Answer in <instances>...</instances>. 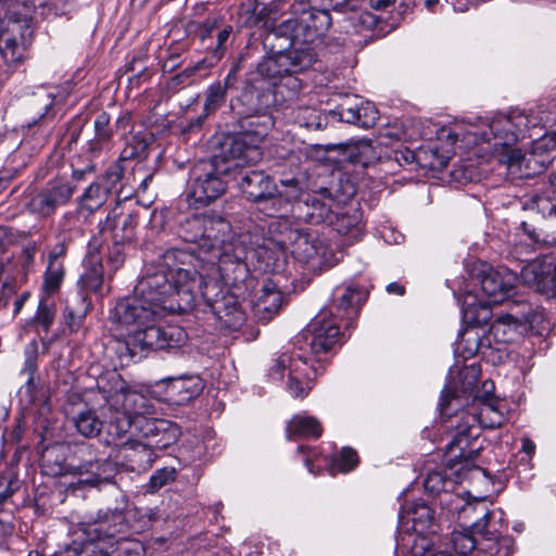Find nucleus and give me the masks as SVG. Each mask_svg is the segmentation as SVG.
Wrapping results in <instances>:
<instances>
[{
  "label": "nucleus",
  "instance_id": "obj_59",
  "mask_svg": "<svg viewBox=\"0 0 556 556\" xmlns=\"http://www.w3.org/2000/svg\"><path fill=\"white\" fill-rule=\"evenodd\" d=\"M123 177V169L119 164L115 163L112 166H110L104 176L102 185L104 189H108V192L110 193L116 186V184L122 179Z\"/></svg>",
  "mask_w": 556,
  "mask_h": 556
},
{
  "label": "nucleus",
  "instance_id": "obj_45",
  "mask_svg": "<svg viewBox=\"0 0 556 556\" xmlns=\"http://www.w3.org/2000/svg\"><path fill=\"white\" fill-rule=\"evenodd\" d=\"M73 422L76 430L86 438H96L103 428V421L91 409L78 413Z\"/></svg>",
  "mask_w": 556,
  "mask_h": 556
},
{
  "label": "nucleus",
  "instance_id": "obj_26",
  "mask_svg": "<svg viewBox=\"0 0 556 556\" xmlns=\"http://www.w3.org/2000/svg\"><path fill=\"white\" fill-rule=\"evenodd\" d=\"M137 225V215L132 213L119 215L111 213L101 224L103 233L111 231L116 262L121 261L122 247L134 240Z\"/></svg>",
  "mask_w": 556,
  "mask_h": 556
},
{
  "label": "nucleus",
  "instance_id": "obj_55",
  "mask_svg": "<svg viewBox=\"0 0 556 556\" xmlns=\"http://www.w3.org/2000/svg\"><path fill=\"white\" fill-rule=\"evenodd\" d=\"M54 315L53 305L48 303L46 299H41L36 314V321L42 327L45 331H48L52 326Z\"/></svg>",
  "mask_w": 556,
  "mask_h": 556
},
{
  "label": "nucleus",
  "instance_id": "obj_56",
  "mask_svg": "<svg viewBox=\"0 0 556 556\" xmlns=\"http://www.w3.org/2000/svg\"><path fill=\"white\" fill-rule=\"evenodd\" d=\"M277 91L287 88L290 91V98H293L303 88L302 80L295 74H285L276 85Z\"/></svg>",
  "mask_w": 556,
  "mask_h": 556
},
{
  "label": "nucleus",
  "instance_id": "obj_42",
  "mask_svg": "<svg viewBox=\"0 0 556 556\" xmlns=\"http://www.w3.org/2000/svg\"><path fill=\"white\" fill-rule=\"evenodd\" d=\"M22 4L45 18L65 14L71 7L70 0H23Z\"/></svg>",
  "mask_w": 556,
  "mask_h": 556
},
{
  "label": "nucleus",
  "instance_id": "obj_21",
  "mask_svg": "<svg viewBox=\"0 0 556 556\" xmlns=\"http://www.w3.org/2000/svg\"><path fill=\"white\" fill-rule=\"evenodd\" d=\"M337 205L334 199L327 189L320 192L307 193L304 200L295 204L294 216L309 224H321L332 219L333 207Z\"/></svg>",
  "mask_w": 556,
  "mask_h": 556
},
{
  "label": "nucleus",
  "instance_id": "obj_57",
  "mask_svg": "<svg viewBox=\"0 0 556 556\" xmlns=\"http://www.w3.org/2000/svg\"><path fill=\"white\" fill-rule=\"evenodd\" d=\"M412 556H450L445 552L433 553L432 544L426 539H415L412 546Z\"/></svg>",
  "mask_w": 556,
  "mask_h": 556
},
{
  "label": "nucleus",
  "instance_id": "obj_62",
  "mask_svg": "<svg viewBox=\"0 0 556 556\" xmlns=\"http://www.w3.org/2000/svg\"><path fill=\"white\" fill-rule=\"evenodd\" d=\"M110 116L108 113H100L94 121V129L99 140H108L111 136L109 130Z\"/></svg>",
  "mask_w": 556,
  "mask_h": 556
},
{
  "label": "nucleus",
  "instance_id": "obj_46",
  "mask_svg": "<svg viewBox=\"0 0 556 556\" xmlns=\"http://www.w3.org/2000/svg\"><path fill=\"white\" fill-rule=\"evenodd\" d=\"M64 277L65 268L63 263H55L53 261L48 263L43 274V292L48 295L56 293L63 283Z\"/></svg>",
  "mask_w": 556,
  "mask_h": 556
},
{
  "label": "nucleus",
  "instance_id": "obj_51",
  "mask_svg": "<svg viewBox=\"0 0 556 556\" xmlns=\"http://www.w3.org/2000/svg\"><path fill=\"white\" fill-rule=\"evenodd\" d=\"M227 93L225 87L222 86V81L212 84L206 90V97L204 102L205 114L208 115L219 109L226 101Z\"/></svg>",
  "mask_w": 556,
  "mask_h": 556
},
{
  "label": "nucleus",
  "instance_id": "obj_9",
  "mask_svg": "<svg viewBox=\"0 0 556 556\" xmlns=\"http://www.w3.org/2000/svg\"><path fill=\"white\" fill-rule=\"evenodd\" d=\"M186 340L187 333L181 327L167 325L165 329L130 331L126 338L111 340L108 349L116 354L121 365H127L140 352L178 348Z\"/></svg>",
  "mask_w": 556,
  "mask_h": 556
},
{
  "label": "nucleus",
  "instance_id": "obj_33",
  "mask_svg": "<svg viewBox=\"0 0 556 556\" xmlns=\"http://www.w3.org/2000/svg\"><path fill=\"white\" fill-rule=\"evenodd\" d=\"M527 330L526 323L511 315L498 316L491 325L489 336L497 343H513Z\"/></svg>",
  "mask_w": 556,
  "mask_h": 556
},
{
  "label": "nucleus",
  "instance_id": "obj_58",
  "mask_svg": "<svg viewBox=\"0 0 556 556\" xmlns=\"http://www.w3.org/2000/svg\"><path fill=\"white\" fill-rule=\"evenodd\" d=\"M372 143L370 140L362 139L355 142L354 150L356 153L353 155L357 162L367 164L372 156Z\"/></svg>",
  "mask_w": 556,
  "mask_h": 556
},
{
  "label": "nucleus",
  "instance_id": "obj_49",
  "mask_svg": "<svg viewBox=\"0 0 556 556\" xmlns=\"http://www.w3.org/2000/svg\"><path fill=\"white\" fill-rule=\"evenodd\" d=\"M442 508L446 510L447 515H459L460 513L469 514L471 510H476L471 504L464 501V498L457 493H451L450 490L445 491L440 498Z\"/></svg>",
  "mask_w": 556,
  "mask_h": 556
},
{
  "label": "nucleus",
  "instance_id": "obj_28",
  "mask_svg": "<svg viewBox=\"0 0 556 556\" xmlns=\"http://www.w3.org/2000/svg\"><path fill=\"white\" fill-rule=\"evenodd\" d=\"M138 434L147 439H155L153 443L157 446H166L175 442L178 437V428L169 420L147 416L137 419L131 425Z\"/></svg>",
  "mask_w": 556,
  "mask_h": 556
},
{
  "label": "nucleus",
  "instance_id": "obj_2",
  "mask_svg": "<svg viewBox=\"0 0 556 556\" xmlns=\"http://www.w3.org/2000/svg\"><path fill=\"white\" fill-rule=\"evenodd\" d=\"M177 235L184 241L198 247V254L176 248L199 257L200 262L195 266V281L198 277L202 279L208 274L205 270L206 264L218 273L225 285L237 286L249 277V268L244 263V249L237 245V236L225 218L197 214L188 216L179 222Z\"/></svg>",
  "mask_w": 556,
  "mask_h": 556
},
{
  "label": "nucleus",
  "instance_id": "obj_52",
  "mask_svg": "<svg viewBox=\"0 0 556 556\" xmlns=\"http://www.w3.org/2000/svg\"><path fill=\"white\" fill-rule=\"evenodd\" d=\"M176 469L173 467H164L154 471L150 477L148 483V491L150 493L157 492L163 486L173 482L176 479Z\"/></svg>",
  "mask_w": 556,
  "mask_h": 556
},
{
  "label": "nucleus",
  "instance_id": "obj_1",
  "mask_svg": "<svg viewBox=\"0 0 556 556\" xmlns=\"http://www.w3.org/2000/svg\"><path fill=\"white\" fill-rule=\"evenodd\" d=\"M199 257L192 253L169 249L159 255L155 271L142 277L135 294L119 300L112 320L131 331L165 329L156 326L163 312L186 313L194 307V275Z\"/></svg>",
  "mask_w": 556,
  "mask_h": 556
},
{
  "label": "nucleus",
  "instance_id": "obj_8",
  "mask_svg": "<svg viewBox=\"0 0 556 556\" xmlns=\"http://www.w3.org/2000/svg\"><path fill=\"white\" fill-rule=\"evenodd\" d=\"M265 225H254L237 236V245L244 249V263L249 253L264 256L275 251H288L300 229L292 227L286 214H276Z\"/></svg>",
  "mask_w": 556,
  "mask_h": 556
},
{
  "label": "nucleus",
  "instance_id": "obj_41",
  "mask_svg": "<svg viewBox=\"0 0 556 556\" xmlns=\"http://www.w3.org/2000/svg\"><path fill=\"white\" fill-rule=\"evenodd\" d=\"M256 73L269 80H273V85L277 84L285 74H289L287 68V61L282 55V52H278L268 56H265L256 66Z\"/></svg>",
  "mask_w": 556,
  "mask_h": 556
},
{
  "label": "nucleus",
  "instance_id": "obj_17",
  "mask_svg": "<svg viewBox=\"0 0 556 556\" xmlns=\"http://www.w3.org/2000/svg\"><path fill=\"white\" fill-rule=\"evenodd\" d=\"M288 251L298 262L308 265L312 269L330 267L336 263L325 238L313 232L299 230Z\"/></svg>",
  "mask_w": 556,
  "mask_h": 556
},
{
  "label": "nucleus",
  "instance_id": "obj_43",
  "mask_svg": "<svg viewBox=\"0 0 556 556\" xmlns=\"http://www.w3.org/2000/svg\"><path fill=\"white\" fill-rule=\"evenodd\" d=\"M293 121L308 130H321L327 126V116L315 108L299 106L293 110Z\"/></svg>",
  "mask_w": 556,
  "mask_h": 556
},
{
  "label": "nucleus",
  "instance_id": "obj_18",
  "mask_svg": "<svg viewBox=\"0 0 556 556\" xmlns=\"http://www.w3.org/2000/svg\"><path fill=\"white\" fill-rule=\"evenodd\" d=\"M75 187L68 181L58 180L47 185L46 188L30 195L26 203L27 210L39 217L53 215L59 206L70 202Z\"/></svg>",
  "mask_w": 556,
  "mask_h": 556
},
{
  "label": "nucleus",
  "instance_id": "obj_20",
  "mask_svg": "<svg viewBox=\"0 0 556 556\" xmlns=\"http://www.w3.org/2000/svg\"><path fill=\"white\" fill-rule=\"evenodd\" d=\"M239 187L245 198L262 204V210L269 211L273 195L278 186L264 170L251 169L241 175Z\"/></svg>",
  "mask_w": 556,
  "mask_h": 556
},
{
  "label": "nucleus",
  "instance_id": "obj_22",
  "mask_svg": "<svg viewBox=\"0 0 556 556\" xmlns=\"http://www.w3.org/2000/svg\"><path fill=\"white\" fill-rule=\"evenodd\" d=\"M480 289L485 301L491 304H501L513 293L517 276L509 270L489 268L480 275Z\"/></svg>",
  "mask_w": 556,
  "mask_h": 556
},
{
  "label": "nucleus",
  "instance_id": "obj_11",
  "mask_svg": "<svg viewBox=\"0 0 556 556\" xmlns=\"http://www.w3.org/2000/svg\"><path fill=\"white\" fill-rule=\"evenodd\" d=\"M230 172L231 165L220 157L198 162L190 172L189 195L195 203L211 204L226 192Z\"/></svg>",
  "mask_w": 556,
  "mask_h": 556
},
{
  "label": "nucleus",
  "instance_id": "obj_14",
  "mask_svg": "<svg viewBox=\"0 0 556 556\" xmlns=\"http://www.w3.org/2000/svg\"><path fill=\"white\" fill-rule=\"evenodd\" d=\"M445 140V146L440 147L439 142H430L418 150V164L431 170L443 169L454 153V146L457 141L466 144L478 143V132L473 130L463 131V127L456 124L453 128H442L439 132V141Z\"/></svg>",
  "mask_w": 556,
  "mask_h": 556
},
{
  "label": "nucleus",
  "instance_id": "obj_50",
  "mask_svg": "<svg viewBox=\"0 0 556 556\" xmlns=\"http://www.w3.org/2000/svg\"><path fill=\"white\" fill-rule=\"evenodd\" d=\"M425 490L431 494H441L454 486V481L448 479L443 471L428 472L424 481Z\"/></svg>",
  "mask_w": 556,
  "mask_h": 556
},
{
  "label": "nucleus",
  "instance_id": "obj_23",
  "mask_svg": "<svg viewBox=\"0 0 556 556\" xmlns=\"http://www.w3.org/2000/svg\"><path fill=\"white\" fill-rule=\"evenodd\" d=\"M485 394L476 399L477 405L470 409L462 410V415H472L481 428L494 429L503 426L507 420L505 402L489 395L488 382H484Z\"/></svg>",
  "mask_w": 556,
  "mask_h": 556
},
{
  "label": "nucleus",
  "instance_id": "obj_40",
  "mask_svg": "<svg viewBox=\"0 0 556 556\" xmlns=\"http://www.w3.org/2000/svg\"><path fill=\"white\" fill-rule=\"evenodd\" d=\"M361 223L362 213L353 206L343 207L341 212H337L332 219H330V225H332L337 232L341 235L352 233L353 237L358 235Z\"/></svg>",
  "mask_w": 556,
  "mask_h": 556
},
{
  "label": "nucleus",
  "instance_id": "obj_63",
  "mask_svg": "<svg viewBox=\"0 0 556 556\" xmlns=\"http://www.w3.org/2000/svg\"><path fill=\"white\" fill-rule=\"evenodd\" d=\"M231 33H232L231 26H226L218 31L217 45H216L215 49L213 50V54L217 60L223 58L224 51H225V43L228 40Z\"/></svg>",
  "mask_w": 556,
  "mask_h": 556
},
{
  "label": "nucleus",
  "instance_id": "obj_6",
  "mask_svg": "<svg viewBox=\"0 0 556 556\" xmlns=\"http://www.w3.org/2000/svg\"><path fill=\"white\" fill-rule=\"evenodd\" d=\"M124 517L119 513L99 511L96 517L90 516L88 520L79 523L76 533H81V543L71 551L78 556H110L119 542L116 538L124 528Z\"/></svg>",
  "mask_w": 556,
  "mask_h": 556
},
{
  "label": "nucleus",
  "instance_id": "obj_32",
  "mask_svg": "<svg viewBox=\"0 0 556 556\" xmlns=\"http://www.w3.org/2000/svg\"><path fill=\"white\" fill-rule=\"evenodd\" d=\"M168 400L175 404L184 405L198 396L203 390L199 376H180L166 378Z\"/></svg>",
  "mask_w": 556,
  "mask_h": 556
},
{
  "label": "nucleus",
  "instance_id": "obj_34",
  "mask_svg": "<svg viewBox=\"0 0 556 556\" xmlns=\"http://www.w3.org/2000/svg\"><path fill=\"white\" fill-rule=\"evenodd\" d=\"M525 208L536 211L545 218H556V173L551 174L543 190L525 202Z\"/></svg>",
  "mask_w": 556,
  "mask_h": 556
},
{
  "label": "nucleus",
  "instance_id": "obj_3",
  "mask_svg": "<svg viewBox=\"0 0 556 556\" xmlns=\"http://www.w3.org/2000/svg\"><path fill=\"white\" fill-rule=\"evenodd\" d=\"M340 329L337 320L327 312H320L308 324L298 338L296 356L282 354L269 370L273 380H282L288 376L287 389L294 397H304L312 388V378L319 374L323 366V355H326L339 342Z\"/></svg>",
  "mask_w": 556,
  "mask_h": 556
},
{
  "label": "nucleus",
  "instance_id": "obj_60",
  "mask_svg": "<svg viewBox=\"0 0 556 556\" xmlns=\"http://www.w3.org/2000/svg\"><path fill=\"white\" fill-rule=\"evenodd\" d=\"M393 160L400 165H412L418 163V151L415 152L406 147H401L393 152Z\"/></svg>",
  "mask_w": 556,
  "mask_h": 556
},
{
  "label": "nucleus",
  "instance_id": "obj_29",
  "mask_svg": "<svg viewBox=\"0 0 556 556\" xmlns=\"http://www.w3.org/2000/svg\"><path fill=\"white\" fill-rule=\"evenodd\" d=\"M308 192L305 191L304 184L298 178L281 179L278 191L273 195L270 203V214H295V204L304 200Z\"/></svg>",
  "mask_w": 556,
  "mask_h": 556
},
{
  "label": "nucleus",
  "instance_id": "obj_13",
  "mask_svg": "<svg viewBox=\"0 0 556 556\" xmlns=\"http://www.w3.org/2000/svg\"><path fill=\"white\" fill-rule=\"evenodd\" d=\"M199 285L194 288V299L197 293H201L206 301L212 313L218 320L220 327L229 330H238L245 321V313L241 308L236 295L223 292L215 293L219 289L217 281H215L210 274L205 275L202 279L197 278Z\"/></svg>",
  "mask_w": 556,
  "mask_h": 556
},
{
  "label": "nucleus",
  "instance_id": "obj_25",
  "mask_svg": "<svg viewBox=\"0 0 556 556\" xmlns=\"http://www.w3.org/2000/svg\"><path fill=\"white\" fill-rule=\"evenodd\" d=\"M333 113L339 115L340 121L362 128L372 127L379 118L375 104L363 101L356 96L346 97Z\"/></svg>",
  "mask_w": 556,
  "mask_h": 556
},
{
  "label": "nucleus",
  "instance_id": "obj_47",
  "mask_svg": "<svg viewBox=\"0 0 556 556\" xmlns=\"http://www.w3.org/2000/svg\"><path fill=\"white\" fill-rule=\"evenodd\" d=\"M450 544L457 554L463 556L479 547V541L473 538L472 531L468 529L463 531L454 530L450 536Z\"/></svg>",
  "mask_w": 556,
  "mask_h": 556
},
{
  "label": "nucleus",
  "instance_id": "obj_64",
  "mask_svg": "<svg viewBox=\"0 0 556 556\" xmlns=\"http://www.w3.org/2000/svg\"><path fill=\"white\" fill-rule=\"evenodd\" d=\"M83 320V314H76L74 309L67 306L64 311V321L71 332L77 331Z\"/></svg>",
  "mask_w": 556,
  "mask_h": 556
},
{
  "label": "nucleus",
  "instance_id": "obj_48",
  "mask_svg": "<svg viewBox=\"0 0 556 556\" xmlns=\"http://www.w3.org/2000/svg\"><path fill=\"white\" fill-rule=\"evenodd\" d=\"M108 194V189H104L100 182H93L81 197L83 205L89 212H94L106 202Z\"/></svg>",
  "mask_w": 556,
  "mask_h": 556
},
{
  "label": "nucleus",
  "instance_id": "obj_10",
  "mask_svg": "<svg viewBox=\"0 0 556 556\" xmlns=\"http://www.w3.org/2000/svg\"><path fill=\"white\" fill-rule=\"evenodd\" d=\"M108 410V432L114 439L123 438L137 419L156 414L154 402L132 390H121L112 396Z\"/></svg>",
  "mask_w": 556,
  "mask_h": 556
},
{
  "label": "nucleus",
  "instance_id": "obj_12",
  "mask_svg": "<svg viewBox=\"0 0 556 556\" xmlns=\"http://www.w3.org/2000/svg\"><path fill=\"white\" fill-rule=\"evenodd\" d=\"M331 26V16L326 10H304L300 16L280 23L274 34L286 37L290 45H309L321 40Z\"/></svg>",
  "mask_w": 556,
  "mask_h": 556
},
{
  "label": "nucleus",
  "instance_id": "obj_30",
  "mask_svg": "<svg viewBox=\"0 0 556 556\" xmlns=\"http://www.w3.org/2000/svg\"><path fill=\"white\" fill-rule=\"evenodd\" d=\"M283 302L278 282L268 279L264 281L255 301L253 311L256 318L263 323L269 321L280 309Z\"/></svg>",
  "mask_w": 556,
  "mask_h": 556
},
{
  "label": "nucleus",
  "instance_id": "obj_37",
  "mask_svg": "<svg viewBox=\"0 0 556 556\" xmlns=\"http://www.w3.org/2000/svg\"><path fill=\"white\" fill-rule=\"evenodd\" d=\"M84 271L80 275L79 283L87 291L97 292L103 283V266L100 255L89 254L83 263Z\"/></svg>",
  "mask_w": 556,
  "mask_h": 556
},
{
  "label": "nucleus",
  "instance_id": "obj_35",
  "mask_svg": "<svg viewBox=\"0 0 556 556\" xmlns=\"http://www.w3.org/2000/svg\"><path fill=\"white\" fill-rule=\"evenodd\" d=\"M492 304L483 299H478L477 295L467 293L462 302V314L464 320L472 326L480 327L491 319Z\"/></svg>",
  "mask_w": 556,
  "mask_h": 556
},
{
  "label": "nucleus",
  "instance_id": "obj_4",
  "mask_svg": "<svg viewBox=\"0 0 556 556\" xmlns=\"http://www.w3.org/2000/svg\"><path fill=\"white\" fill-rule=\"evenodd\" d=\"M542 117L534 114H526L520 110H513L507 115H496L489 124V131L478 134V141L489 142L493 140L494 152L505 150L504 160L507 168L513 173L521 170L526 155L520 150L509 149L519 138H532L536 140L539 148L555 149L556 131L542 132Z\"/></svg>",
  "mask_w": 556,
  "mask_h": 556
},
{
  "label": "nucleus",
  "instance_id": "obj_5",
  "mask_svg": "<svg viewBox=\"0 0 556 556\" xmlns=\"http://www.w3.org/2000/svg\"><path fill=\"white\" fill-rule=\"evenodd\" d=\"M450 422L453 434L445 450L447 465L454 469L459 480L482 472V468L472 463L480 450V446H477L480 427L477 425L476 417L458 413L451 418Z\"/></svg>",
  "mask_w": 556,
  "mask_h": 556
},
{
  "label": "nucleus",
  "instance_id": "obj_61",
  "mask_svg": "<svg viewBox=\"0 0 556 556\" xmlns=\"http://www.w3.org/2000/svg\"><path fill=\"white\" fill-rule=\"evenodd\" d=\"M358 456L356 452L350 447L342 450L339 458V465L343 471H350L356 467Z\"/></svg>",
  "mask_w": 556,
  "mask_h": 556
},
{
  "label": "nucleus",
  "instance_id": "obj_39",
  "mask_svg": "<svg viewBox=\"0 0 556 556\" xmlns=\"http://www.w3.org/2000/svg\"><path fill=\"white\" fill-rule=\"evenodd\" d=\"M319 421L312 416L299 414L292 417L287 428L289 439L295 438H319L321 435Z\"/></svg>",
  "mask_w": 556,
  "mask_h": 556
},
{
  "label": "nucleus",
  "instance_id": "obj_31",
  "mask_svg": "<svg viewBox=\"0 0 556 556\" xmlns=\"http://www.w3.org/2000/svg\"><path fill=\"white\" fill-rule=\"evenodd\" d=\"M400 519L403 522H412L413 530L416 533H425L428 531H432L434 526V513L433 509L427 505L425 502L415 503L406 508H402L400 511ZM418 534L409 535L412 541L410 546H413L415 539H420ZM425 539V536H422ZM429 542V540L426 538ZM409 552L412 553V547H409Z\"/></svg>",
  "mask_w": 556,
  "mask_h": 556
},
{
  "label": "nucleus",
  "instance_id": "obj_16",
  "mask_svg": "<svg viewBox=\"0 0 556 556\" xmlns=\"http://www.w3.org/2000/svg\"><path fill=\"white\" fill-rule=\"evenodd\" d=\"M31 20L13 15L1 22L0 53L5 63L16 64L24 59L34 34Z\"/></svg>",
  "mask_w": 556,
  "mask_h": 556
},
{
  "label": "nucleus",
  "instance_id": "obj_19",
  "mask_svg": "<svg viewBox=\"0 0 556 556\" xmlns=\"http://www.w3.org/2000/svg\"><path fill=\"white\" fill-rule=\"evenodd\" d=\"M274 101L275 92L270 88L250 85L236 101L230 102V106L242 118V124H247L248 121H257L263 115H269L267 111Z\"/></svg>",
  "mask_w": 556,
  "mask_h": 556
},
{
  "label": "nucleus",
  "instance_id": "obj_44",
  "mask_svg": "<svg viewBox=\"0 0 556 556\" xmlns=\"http://www.w3.org/2000/svg\"><path fill=\"white\" fill-rule=\"evenodd\" d=\"M337 307L339 309H348L350 307H357L367 299L365 289L353 283L345 285L336 289Z\"/></svg>",
  "mask_w": 556,
  "mask_h": 556
},
{
  "label": "nucleus",
  "instance_id": "obj_7",
  "mask_svg": "<svg viewBox=\"0 0 556 556\" xmlns=\"http://www.w3.org/2000/svg\"><path fill=\"white\" fill-rule=\"evenodd\" d=\"M274 126L270 115H263L257 121H248L242 124V130L226 138L220 148L223 163L230 164L231 170L236 167L256 163L262 157V144Z\"/></svg>",
  "mask_w": 556,
  "mask_h": 556
},
{
  "label": "nucleus",
  "instance_id": "obj_36",
  "mask_svg": "<svg viewBox=\"0 0 556 556\" xmlns=\"http://www.w3.org/2000/svg\"><path fill=\"white\" fill-rule=\"evenodd\" d=\"M281 52L287 61L289 74L307 71L317 60V54L309 45H291V49Z\"/></svg>",
  "mask_w": 556,
  "mask_h": 556
},
{
  "label": "nucleus",
  "instance_id": "obj_15",
  "mask_svg": "<svg viewBox=\"0 0 556 556\" xmlns=\"http://www.w3.org/2000/svg\"><path fill=\"white\" fill-rule=\"evenodd\" d=\"M54 448H48L42 455L43 466L48 468L49 473L53 476H64L67 473L78 476L77 485L98 486L101 483L109 482L115 475V465L109 459H96L81 463L78 466L67 465L64 462L50 464Z\"/></svg>",
  "mask_w": 556,
  "mask_h": 556
},
{
  "label": "nucleus",
  "instance_id": "obj_24",
  "mask_svg": "<svg viewBox=\"0 0 556 556\" xmlns=\"http://www.w3.org/2000/svg\"><path fill=\"white\" fill-rule=\"evenodd\" d=\"M522 281L548 296L556 295V264L547 258H536L522 267Z\"/></svg>",
  "mask_w": 556,
  "mask_h": 556
},
{
  "label": "nucleus",
  "instance_id": "obj_27",
  "mask_svg": "<svg viewBox=\"0 0 556 556\" xmlns=\"http://www.w3.org/2000/svg\"><path fill=\"white\" fill-rule=\"evenodd\" d=\"M27 103L29 109L35 111V116L26 123L27 129L30 131L36 127L34 131V135H37L36 144L42 146L50 135V127L46 125V115L54 103V96L46 89H40L28 99Z\"/></svg>",
  "mask_w": 556,
  "mask_h": 556
},
{
  "label": "nucleus",
  "instance_id": "obj_53",
  "mask_svg": "<svg viewBox=\"0 0 556 556\" xmlns=\"http://www.w3.org/2000/svg\"><path fill=\"white\" fill-rule=\"evenodd\" d=\"M37 374L36 356L29 355L25 359L24 368L21 370V375L26 377V383L23 387L27 395L33 399L37 392V386L35 382Z\"/></svg>",
  "mask_w": 556,
  "mask_h": 556
},
{
  "label": "nucleus",
  "instance_id": "obj_38",
  "mask_svg": "<svg viewBox=\"0 0 556 556\" xmlns=\"http://www.w3.org/2000/svg\"><path fill=\"white\" fill-rule=\"evenodd\" d=\"M515 542L509 535L485 536L479 541L475 556H513Z\"/></svg>",
  "mask_w": 556,
  "mask_h": 556
},
{
  "label": "nucleus",
  "instance_id": "obj_54",
  "mask_svg": "<svg viewBox=\"0 0 556 556\" xmlns=\"http://www.w3.org/2000/svg\"><path fill=\"white\" fill-rule=\"evenodd\" d=\"M476 507L477 509L475 511L481 513V517L471 525V531L476 534H480L481 539H484L485 536H494L493 532L488 528L494 513L485 509L483 505H477Z\"/></svg>",
  "mask_w": 556,
  "mask_h": 556
}]
</instances>
